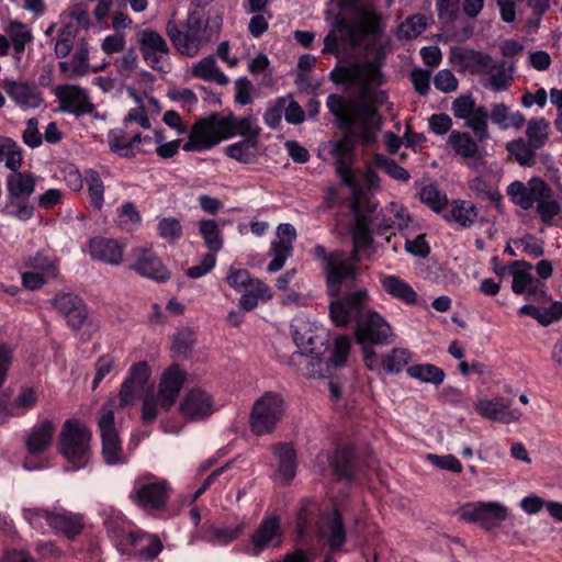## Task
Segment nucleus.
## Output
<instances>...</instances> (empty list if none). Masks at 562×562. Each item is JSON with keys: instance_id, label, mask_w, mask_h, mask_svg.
Segmentation results:
<instances>
[{"instance_id": "obj_58", "label": "nucleus", "mask_w": 562, "mask_h": 562, "mask_svg": "<svg viewBox=\"0 0 562 562\" xmlns=\"http://www.w3.org/2000/svg\"><path fill=\"white\" fill-rule=\"evenodd\" d=\"M293 339L299 348H302L303 351L296 352L293 357H297L300 361L310 364L314 358L308 356L306 352L314 351V336L311 333L301 334L297 328L293 330Z\"/></svg>"}, {"instance_id": "obj_54", "label": "nucleus", "mask_w": 562, "mask_h": 562, "mask_svg": "<svg viewBox=\"0 0 562 562\" xmlns=\"http://www.w3.org/2000/svg\"><path fill=\"white\" fill-rule=\"evenodd\" d=\"M373 165L382 169L389 177L394 180L407 182L411 179L409 172L401 167L395 160L390 159L381 154H375Z\"/></svg>"}, {"instance_id": "obj_7", "label": "nucleus", "mask_w": 562, "mask_h": 562, "mask_svg": "<svg viewBox=\"0 0 562 562\" xmlns=\"http://www.w3.org/2000/svg\"><path fill=\"white\" fill-rule=\"evenodd\" d=\"M187 378V372L178 364L170 366L161 375L158 401L153 396L143 397V420H151L157 416L158 402L169 407L178 397Z\"/></svg>"}, {"instance_id": "obj_40", "label": "nucleus", "mask_w": 562, "mask_h": 562, "mask_svg": "<svg viewBox=\"0 0 562 562\" xmlns=\"http://www.w3.org/2000/svg\"><path fill=\"white\" fill-rule=\"evenodd\" d=\"M199 233L204 241V246L209 249V254L215 255L224 245L223 234L216 223L211 218H203L199 222Z\"/></svg>"}, {"instance_id": "obj_50", "label": "nucleus", "mask_w": 562, "mask_h": 562, "mask_svg": "<svg viewBox=\"0 0 562 562\" xmlns=\"http://www.w3.org/2000/svg\"><path fill=\"white\" fill-rule=\"evenodd\" d=\"M143 277L165 282L169 279L170 273L158 257L150 251H143Z\"/></svg>"}, {"instance_id": "obj_19", "label": "nucleus", "mask_w": 562, "mask_h": 562, "mask_svg": "<svg viewBox=\"0 0 562 562\" xmlns=\"http://www.w3.org/2000/svg\"><path fill=\"white\" fill-rule=\"evenodd\" d=\"M143 58L154 70L169 71L168 46L159 33L150 30L143 31Z\"/></svg>"}, {"instance_id": "obj_60", "label": "nucleus", "mask_w": 562, "mask_h": 562, "mask_svg": "<svg viewBox=\"0 0 562 562\" xmlns=\"http://www.w3.org/2000/svg\"><path fill=\"white\" fill-rule=\"evenodd\" d=\"M351 340L348 336H338L335 339L330 362L334 367H341L348 359Z\"/></svg>"}, {"instance_id": "obj_52", "label": "nucleus", "mask_w": 562, "mask_h": 562, "mask_svg": "<svg viewBox=\"0 0 562 562\" xmlns=\"http://www.w3.org/2000/svg\"><path fill=\"white\" fill-rule=\"evenodd\" d=\"M257 140L243 139L226 146V155L243 164H249L254 160L256 155Z\"/></svg>"}, {"instance_id": "obj_31", "label": "nucleus", "mask_w": 562, "mask_h": 562, "mask_svg": "<svg viewBox=\"0 0 562 562\" xmlns=\"http://www.w3.org/2000/svg\"><path fill=\"white\" fill-rule=\"evenodd\" d=\"M447 144L457 156L464 160L482 159L477 142L467 132L452 131Z\"/></svg>"}, {"instance_id": "obj_37", "label": "nucleus", "mask_w": 562, "mask_h": 562, "mask_svg": "<svg viewBox=\"0 0 562 562\" xmlns=\"http://www.w3.org/2000/svg\"><path fill=\"white\" fill-rule=\"evenodd\" d=\"M193 77L202 79L206 82H214L218 86H225L228 83L227 76L216 65L215 57L207 56L199 60L191 68Z\"/></svg>"}, {"instance_id": "obj_17", "label": "nucleus", "mask_w": 562, "mask_h": 562, "mask_svg": "<svg viewBox=\"0 0 562 562\" xmlns=\"http://www.w3.org/2000/svg\"><path fill=\"white\" fill-rule=\"evenodd\" d=\"M284 533L278 515H266L250 537L255 554L282 546Z\"/></svg>"}, {"instance_id": "obj_23", "label": "nucleus", "mask_w": 562, "mask_h": 562, "mask_svg": "<svg viewBox=\"0 0 562 562\" xmlns=\"http://www.w3.org/2000/svg\"><path fill=\"white\" fill-rule=\"evenodd\" d=\"M318 537L327 543L330 551H337L341 548L346 540V529L337 510H331L321 517Z\"/></svg>"}, {"instance_id": "obj_55", "label": "nucleus", "mask_w": 562, "mask_h": 562, "mask_svg": "<svg viewBox=\"0 0 562 562\" xmlns=\"http://www.w3.org/2000/svg\"><path fill=\"white\" fill-rule=\"evenodd\" d=\"M159 237L170 244H175L183 236V227L180 220L176 217H162L157 224Z\"/></svg>"}, {"instance_id": "obj_35", "label": "nucleus", "mask_w": 562, "mask_h": 562, "mask_svg": "<svg viewBox=\"0 0 562 562\" xmlns=\"http://www.w3.org/2000/svg\"><path fill=\"white\" fill-rule=\"evenodd\" d=\"M448 223L457 224L462 228L472 226L477 217L476 206L464 200H453L448 213L443 215Z\"/></svg>"}, {"instance_id": "obj_63", "label": "nucleus", "mask_w": 562, "mask_h": 562, "mask_svg": "<svg viewBox=\"0 0 562 562\" xmlns=\"http://www.w3.org/2000/svg\"><path fill=\"white\" fill-rule=\"evenodd\" d=\"M347 130L350 132V135L342 137L333 145L331 154L335 159L351 158L355 148V140L361 143L353 135V127Z\"/></svg>"}, {"instance_id": "obj_4", "label": "nucleus", "mask_w": 562, "mask_h": 562, "mask_svg": "<svg viewBox=\"0 0 562 562\" xmlns=\"http://www.w3.org/2000/svg\"><path fill=\"white\" fill-rule=\"evenodd\" d=\"M379 76V69L371 64H350L347 66L336 67L330 72V79L339 85L353 86L359 85L362 87V99L358 102H364L373 106L376 110L386 100L387 95L385 92L380 91L370 94L367 91L366 86L370 82H374ZM378 113V111H375Z\"/></svg>"}, {"instance_id": "obj_45", "label": "nucleus", "mask_w": 562, "mask_h": 562, "mask_svg": "<svg viewBox=\"0 0 562 562\" xmlns=\"http://www.w3.org/2000/svg\"><path fill=\"white\" fill-rule=\"evenodd\" d=\"M4 161L10 171L20 170L23 164L21 147L9 137H0V162Z\"/></svg>"}, {"instance_id": "obj_64", "label": "nucleus", "mask_w": 562, "mask_h": 562, "mask_svg": "<svg viewBox=\"0 0 562 562\" xmlns=\"http://www.w3.org/2000/svg\"><path fill=\"white\" fill-rule=\"evenodd\" d=\"M426 18L423 14H416L406 20L400 27V32L406 38H415L426 30Z\"/></svg>"}, {"instance_id": "obj_28", "label": "nucleus", "mask_w": 562, "mask_h": 562, "mask_svg": "<svg viewBox=\"0 0 562 562\" xmlns=\"http://www.w3.org/2000/svg\"><path fill=\"white\" fill-rule=\"evenodd\" d=\"M379 280L382 289L393 299L407 305L417 303V292L403 279L393 274H380Z\"/></svg>"}, {"instance_id": "obj_46", "label": "nucleus", "mask_w": 562, "mask_h": 562, "mask_svg": "<svg viewBox=\"0 0 562 562\" xmlns=\"http://www.w3.org/2000/svg\"><path fill=\"white\" fill-rule=\"evenodd\" d=\"M406 371L411 378L424 383L439 385L445 379L443 370L431 363L413 364Z\"/></svg>"}, {"instance_id": "obj_22", "label": "nucleus", "mask_w": 562, "mask_h": 562, "mask_svg": "<svg viewBox=\"0 0 562 562\" xmlns=\"http://www.w3.org/2000/svg\"><path fill=\"white\" fill-rule=\"evenodd\" d=\"M55 94L61 103L64 111L77 116L89 114L94 110L87 91L78 86H58Z\"/></svg>"}, {"instance_id": "obj_16", "label": "nucleus", "mask_w": 562, "mask_h": 562, "mask_svg": "<svg viewBox=\"0 0 562 562\" xmlns=\"http://www.w3.org/2000/svg\"><path fill=\"white\" fill-rule=\"evenodd\" d=\"M369 301V293L363 289L350 292L342 299H337L329 306L331 321L338 327L346 326L352 314L357 317L362 314Z\"/></svg>"}, {"instance_id": "obj_1", "label": "nucleus", "mask_w": 562, "mask_h": 562, "mask_svg": "<svg viewBox=\"0 0 562 562\" xmlns=\"http://www.w3.org/2000/svg\"><path fill=\"white\" fill-rule=\"evenodd\" d=\"M355 223L351 227L352 251L347 255L342 250L327 252L323 245L313 248L314 258L322 261L327 292L338 297L344 283L353 281L359 274L358 263L362 259H370L374 252L371 232L372 218L360 210L358 202L352 203Z\"/></svg>"}, {"instance_id": "obj_5", "label": "nucleus", "mask_w": 562, "mask_h": 562, "mask_svg": "<svg viewBox=\"0 0 562 562\" xmlns=\"http://www.w3.org/2000/svg\"><path fill=\"white\" fill-rule=\"evenodd\" d=\"M167 31L175 47L187 56H195L200 47L210 41L211 34L201 12L192 11L188 14L184 30H179L176 24L169 23Z\"/></svg>"}, {"instance_id": "obj_12", "label": "nucleus", "mask_w": 562, "mask_h": 562, "mask_svg": "<svg viewBox=\"0 0 562 562\" xmlns=\"http://www.w3.org/2000/svg\"><path fill=\"white\" fill-rule=\"evenodd\" d=\"M115 400H109L100 411L99 428L102 438V453L108 464L120 461L121 443L114 424Z\"/></svg>"}, {"instance_id": "obj_14", "label": "nucleus", "mask_w": 562, "mask_h": 562, "mask_svg": "<svg viewBox=\"0 0 562 562\" xmlns=\"http://www.w3.org/2000/svg\"><path fill=\"white\" fill-rule=\"evenodd\" d=\"M512 202L522 210H530L542 198H550L552 190L541 178L533 177L527 183L514 181L506 190Z\"/></svg>"}, {"instance_id": "obj_39", "label": "nucleus", "mask_w": 562, "mask_h": 562, "mask_svg": "<svg viewBox=\"0 0 562 562\" xmlns=\"http://www.w3.org/2000/svg\"><path fill=\"white\" fill-rule=\"evenodd\" d=\"M245 526L243 520L229 526L212 525L205 531L204 538L213 544L226 546L241 536Z\"/></svg>"}, {"instance_id": "obj_8", "label": "nucleus", "mask_w": 562, "mask_h": 562, "mask_svg": "<svg viewBox=\"0 0 562 562\" xmlns=\"http://www.w3.org/2000/svg\"><path fill=\"white\" fill-rule=\"evenodd\" d=\"M108 143L110 149L121 157L136 155L140 143V108L131 109L122 125L109 132Z\"/></svg>"}, {"instance_id": "obj_26", "label": "nucleus", "mask_w": 562, "mask_h": 562, "mask_svg": "<svg viewBox=\"0 0 562 562\" xmlns=\"http://www.w3.org/2000/svg\"><path fill=\"white\" fill-rule=\"evenodd\" d=\"M47 525L55 533H60L68 539H74L83 529V516L66 509H55L47 516Z\"/></svg>"}, {"instance_id": "obj_34", "label": "nucleus", "mask_w": 562, "mask_h": 562, "mask_svg": "<svg viewBox=\"0 0 562 562\" xmlns=\"http://www.w3.org/2000/svg\"><path fill=\"white\" fill-rule=\"evenodd\" d=\"M122 246L112 239L94 238L90 241V256L110 265H119L122 260Z\"/></svg>"}, {"instance_id": "obj_13", "label": "nucleus", "mask_w": 562, "mask_h": 562, "mask_svg": "<svg viewBox=\"0 0 562 562\" xmlns=\"http://www.w3.org/2000/svg\"><path fill=\"white\" fill-rule=\"evenodd\" d=\"M179 408L187 420L201 422L210 418L218 406L211 393L201 387H193L183 395Z\"/></svg>"}, {"instance_id": "obj_21", "label": "nucleus", "mask_w": 562, "mask_h": 562, "mask_svg": "<svg viewBox=\"0 0 562 562\" xmlns=\"http://www.w3.org/2000/svg\"><path fill=\"white\" fill-rule=\"evenodd\" d=\"M50 304L67 319L68 326L74 330L80 329L88 318L86 304L76 294L58 293Z\"/></svg>"}, {"instance_id": "obj_33", "label": "nucleus", "mask_w": 562, "mask_h": 562, "mask_svg": "<svg viewBox=\"0 0 562 562\" xmlns=\"http://www.w3.org/2000/svg\"><path fill=\"white\" fill-rule=\"evenodd\" d=\"M514 266H522L525 268L512 270V290L515 294H524L525 292H528V294L544 293V284L535 282L533 277L529 273V270L532 268L530 263L515 261Z\"/></svg>"}, {"instance_id": "obj_48", "label": "nucleus", "mask_w": 562, "mask_h": 562, "mask_svg": "<svg viewBox=\"0 0 562 562\" xmlns=\"http://www.w3.org/2000/svg\"><path fill=\"white\" fill-rule=\"evenodd\" d=\"M465 126L473 131L479 142L487 140L490 133L486 109L484 106H476L472 114L465 119Z\"/></svg>"}, {"instance_id": "obj_57", "label": "nucleus", "mask_w": 562, "mask_h": 562, "mask_svg": "<svg viewBox=\"0 0 562 562\" xmlns=\"http://www.w3.org/2000/svg\"><path fill=\"white\" fill-rule=\"evenodd\" d=\"M86 179L88 182V192H89L90 201L95 209L100 210L102 207L103 201H104V199H103V192H104L103 182H102L99 173L94 170L87 171Z\"/></svg>"}, {"instance_id": "obj_53", "label": "nucleus", "mask_w": 562, "mask_h": 562, "mask_svg": "<svg viewBox=\"0 0 562 562\" xmlns=\"http://www.w3.org/2000/svg\"><path fill=\"white\" fill-rule=\"evenodd\" d=\"M336 172L341 183L351 189L355 202L361 196V188L351 171V158L336 159Z\"/></svg>"}, {"instance_id": "obj_3", "label": "nucleus", "mask_w": 562, "mask_h": 562, "mask_svg": "<svg viewBox=\"0 0 562 562\" xmlns=\"http://www.w3.org/2000/svg\"><path fill=\"white\" fill-rule=\"evenodd\" d=\"M90 429L78 419H67L59 434L58 451L71 464V470L83 469L91 454Z\"/></svg>"}, {"instance_id": "obj_59", "label": "nucleus", "mask_w": 562, "mask_h": 562, "mask_svg": "<svg viewBox=\"0 0 562 562\" xmlns=\"http://www.w3.org/2000/svg\"><path fill=\"white\" fill-rule=\"evenodd\" d=\"M116 68L121 77L131 78L138 68V54L135 48L127 49L124 55L117 59Z\"/></svg>"}, {"instance_id": "obj_24", "label": "nucleus", "mask_w": 562, "mask_h": 562, "mask_svg": "<svg viewBox=\"0 0 562 562\" xmlns=\"http://www.w3.org/2000/svg\"><path fill=\"white\" fill-rule=\"evenodd\" d=\"M450 60L463 70L473 75H485L491 68L493 58L484 53L462 47H453L450 50Z\"/></svg>"}, {"instance_id": "obj_56", "label": "nucleus", "mask_w": 562, "mask_h": 562, "mask_svg": "<svg viewBox=\"0 0 562 562\" xmlns=\"http://www.w3.org/2000/svg\"><path fill=\"white\" fill-rule=\"evenodd\" d=\"M293 245L273 240L270 245L272 260L268 265L269 272H277L284 266L285 260L292 256Z\"/></svg>"}, {"instance_id": "obj_36", "label": "nucleus", "mask_w": 562, "mask_h": 562, "mask_svg": "<svg viewBox=\"0 0 562 562\" xmlns=\"http://www.w3.org/2000/svg\"><path fill=\"white\" fill-rule=\"evenodd\" d=\"M140 390V362H136L131 368V374L122 383L119 397H113L116 401L114 411L121 406L125 407L134 404Z\"/></svg>"}, {"instance_id": "obj_32", "label": "nucleus", "mask_w": 562, "mask_h": 562, "mask_svg": "<svg viewBox=\"0 0 562 562\" xmlns=\"http://www.w3.org/2000/svg\"><path fill=\"white\" fill-rule=\"evenodd\" d=\"M273 453L279 459L276 480L281 484L289 483L296 472L295 452L290 443H278L273 447Z\"/></svg>"}, {"instance_id": "obj_29", "label": "nucleus", "mask_w": 562, "mask_h": 562, "mask_svg": "<svg viewBox=\"0 0 562 562\" xmlns=\"http://www.w3.org/2000/svg\"><path fill=\"white\" fill-rule=\"evenodd\" d=\"M5 184L9 199L27 201L35 190V178L27 171H11Z\"/></svg>"}, {"instance_id": "obj_42", "label": "nucleus", "mask_w": 562, "mask_h": 562, "mask_svg": "<svg viewBox=\"0 0 562 562\" xmlns=\"http://www.w3.org/2000/svg\"><path fill=\"white\" fill-rule=\"evenodd\" d=\"M195 341L194 330L189 327L180 328L173 336L171 356L176 359L188 358L194 349Z\"/></svg>"}, {"instance_id": "obj_38", "label": "nucleus", "mask_w": 562, "mask_h": 562, "mask_svg": "<svg viewBox=\"0 0 562 562\" xmlns=\"http://www.w3.org/2000/svg\"><path fill=\"white\" fill-rule=\"evenodd\" d=\"M491 120L501 130L510 127L520 130L526 123V117L521 112H512L509 106L504 103H495L492 105Z\"/></svg>"}, {"instance_id": "obj_43", "label": "nucleus", "mask_w": 562, "mask_h": 562, "mask_svg": "<svg viewBox=\"0 0 562 562\" xmlns=\"http://www.w3.org/2000/svg\"><path fill=\"white\" fill-rule=\"evenodd\" d=\"M352 458L353 450L350 447H340L337 448L331 460L330 464L334 469V473L340 480L350 481L353 476L352 470Z\"/></svg>"}, {"instance_id": "obj_62", "label": "nucleus", "mask_w": 562, "mask_h": 562, "mask_svg": "<svg viewBox=\"0 0 562 562\" xmlns=\"http://www.w3.org/2000/svg\"><path fill=\"white\" fill-rule=\"evenodd\" d=\"M537 213L543 223L550 224L552 220L561 212V205L558 201L550 198H542L537 203Z\"/></svg>"}, {"instance_id": "obj_15", "label": "nucleus", "mask_w": 562, "mask_h": 562, "mask_svg": "<svg viewBox=\"0 0 562 562\" xmlns=\"http://www.w3.org/2000/svg\"><path fill=\"white\" fill-rule=\"evenodd\" d=\"M9 99L21 110H35L44 103L41 89L32 81L4 78L1 85Z\"/></svg>"}, {"instance_id": "obj_18", "label": "nucleus", "mask_w": 562, "mask_h": 562, "mask_svg": "<svg viewBox=\"0 0 562 562\" xmlns=\"http://www.w3.org/2000/svg\"><path fill=\"white\" fill-rule=\"evenodd\" d=\"M171 491L167 480L143 473V512L154 514L165 509Z\"/></svg>"}, {"instance_id": "obj_20", "label": "nucleus", "mask_w": 562, "mask_h": 562, "mask_svg": "<svg viewBox=\"0 0 562 562\" xmlns=\"http://www.w3.org/2000/svg\"><path fill=\"white\" fill-rule=\"evenodd\" d=\"M475 409L483 418L503 424L518 422L521 417V412L512 408V402L502 396L480 398L475 403Z\"/></svg>"}, {"instance_id": "obj_27", "label": "nucleus", "mask_w": 562, "mask_h": 562, "mask_svg": "<svg viewBox=\"0 0 562 562\" xmlns=\"http://www.w3.org/2000/svg\"><path fill=\"white\" fill-rule=\"evenodd\" d=\"M225 139L239 135L244 139L257 140L260 127L252 116L237 117L235 115L222 116Z\"/></svg>"}, {"instance_id": "obj_10", "label": "nucleus", "mask_w": 562, "mask_h": 562, "mask_svg": "<svg viewBox=\"0 0 562 562\" xmlns=\"http://www.w3.org/2000/svg\"><path fill=\"white\" fill-rule=\"evenodd\" d=\"M225 139L222 116L213 113L198 120L191 127L189 139L182 146L184 151H204Z\"/></svg>"}, {"instance_id": "obj_6", "label": "nucleus", "mask_w": 562, "mask_h": 562, "mask_svg": "<svg viewBox=\"0 0 562 562\" xmlns=\"http://www.w3.org/2000/svg\"><path fill=\"white\" fill-rule=\"evenodd\" d=\"M285 412L283 397L274 392H266L252 405L249 424L252 434H271Z\"/></svg>"}, {"instance_id": "obj_61", "label": "nucleus", "mask_w": 562, "mask_h": 562, "mask_svg": "<svg viewBox=\"0 0 562 562\" xmlns=\"http://www.w3.org/2000/svg\"><path fill=\"white\" fill-rule=\"evenodd\" d=\"M485 75H490V86L494 91L504 90L510 81V76L507 75L504 65L494 60L491 61V68Z\"/></svg>"}, {"instance_id": "obj_44", "label": "nucleus", "mask_w": 562, "mask_h": 562, "mask_svg": "<svg viewBox=\"0 0 562 562\" xmlns=\"http://www.w3.org/2000/svg\"><path fill=\"white\" fill-rule=\"evenodd\" d=\"M550 123L544 117L530 119L526 127V140L537 149L544 147L549 140Z\"/></svg>"}, {"instance_id": "obj_51", "label": "nucleus", "mask_w": 562, "mask_h": 562, "mask_svg": "<svg viewBox=\"0 0 562 562\" xmlns=\"http://www.w3.org/2000/svg\"><path fill=\"white\" fill-rule=\"evenodd\" d=\"M419 199L437 213L441 212L448 205L447 194L434 183L426 184L420 189Z\"/></svg>"}, {"instance_id": "obj_9", "label": "nucleus", "mask_w": 562, "mask_h": 562, "mask_svg": "<svg viewBox=\"0 0 562 562\" xmlns=\"http://www.w3.org/2000/svg\"><path fill=\"white\" fill-rule=\"evenodd\" d=\"M355 338L359 345H389L394 333L389 322L376 311H364L356 318Z\"/></svg>"}, {"instance_id": "obj_41", "label": "nucleus", "mask_w": 562, "mask_h": 562, "mask_svg": "<svg viewBox=\"0 0 562 562\" xmlns=\"http://www.w3.org/2000/svg\"><path fill=\"white\" fill-rule=\"evenodd\" d=\"M506 149L522 167H531L536 164L538 149L524 137H517L508 142Z\"/></svg>"}, {"instance_id": "obj_11", "label": "nucleus", "mask_w": 562, "mask_h": 562, "mask_svg": "<svg viewBox=\"0 0 562 562\" xmlns=\"http://www.w3.org/2000/svg\"><path fill=\"white\" fill-rule=\"evenodd\" d=\"M508 508L499 502H471L464 504L459 516L468 522H477L491 530L508 518Z\"/></svg>"}, {"instance_id": "obj_30", "label": "nucleus", "mask_w": 562, "mask_h": 562, "mask_svg": "<svg viewBox=\"0 0 562 562\" xmlns=\"http://www.w3.org/2000/svg\"><path fill=\"white\" fill-rule=\"evenodd\" d=\"M339 42L350 45L357 43V37L353 27L344 18L337 19L333 24L331 30L325 36V47L323 49V53L337 52L339 48Z\"/></svg>"}, {"instance_id": "obj_2", "label": "nucleus", "mask_w": 562, "mask_h": 562, "mask_svg": "<svg viewBox=\"0 0 562 562\" xmlns=\"http://www.w3.org/2000/svg\"><path fill=\"white\" fill-rule=\"evenodd\" d=\"M326 105L338 119L341 127H353L352 133L362 145H369L375 140L381 117L373 106L364 102H347L338 94H329Z\"/></svg>"}, {"instance_id": "obj_49", "label": "nucleus", "mask_w": 562, "mask_h": 562, "mask_svg": "<svg viewBox=\"0 0 562 562\" xmlns=\"http://www.w3.org/2000/svg\"><path fill=\"white\" fill-rule=\"evenodd\" d=\"M140 215L137 205L134 202L126 201L116 210L114 217L115 224L125 231H133L137 228Z\"/></svg>"}, {"instance_id": "obj_25", "label": "nucleus", "mask_w": 562, "mask_h": 562, "mask_svg": "<svg viewBox=\"0 0 562 562\" xmlns=\"http://www.w3.org/2000/svg\"><path fill=\"white\" fill-rule=\"evenodd\" d=\"M56 425L50 419L35 424L25 436L24 443L31 456L45 453L53 443Z\"/></svg>"}, {"instance_id": "obj_47", "label": "nucleus", "mask_w": 562, "mask_h": 562, "mask_svg": "<svg viewBox=\"0 0 562 562\" xmlns=\"http://www.w3.org/2000/svg\"><path fill=\"white\" fill-rule=\"evenodd\" d=\"M412 360V352L406 348H393L382 357L381 364L390 374L400 373Z\"/></svg>"}]
</instances>
